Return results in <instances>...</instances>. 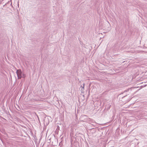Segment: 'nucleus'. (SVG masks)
<instances>
[{"mask_svg":"<svg viewBox=\"0 0 147 147\" xmlns=\"http://www.w3.org/2000/svg\"><path fill=\"white\" fill-rule=\"evenodd\" d=\"M90 94V92H88V95Z\"/></svg>","mask_w":147,"mask_h":147,"instance_id":"obj_5","label":"nucleus"},{"mask_svg":"<svg viewBox=\"0 0 147 147\" xmlns=\"http://www.w3.org/2000/svg\"><path fill=\"white\" fill-rule=\"evenodd\" d=\"M108 106L107 108V109H110V105H108L107 106Z\"/></svg>","mask_w":147,"mask_h":147,"instance_id":"obj_4","label":"nucleus"},{"mask_svg":"<svg viewBox=\"0 0 147 147\" xmlns=\"http://www.w3.org/2000/svg\"><path fill=\"white\" fill-rule=\"evenodd\" d=\"M18 79H20L22 77V73L20 69H18L16 71Z\"/></svg>","mask_w":147,"mask_h":147,"instance_id":"obj_1","label":"nucleus"},{"mask_svg":"<svg viewBox=\"0 0 147 147\" xmlns=\"http://www.w3.org/2000/svg\"><path fill=\"white\" fill-rule=\"evenodd\" d=\"M49 123V121L48 119L45 118L44 120V123L45 125H48Z\"/></svg>","mask_w":147,"mask_h":147,"instance_id":"obj_2","label":"nucleus"},{"mask_svg":"<svg viewBox=\"0 0 147 147\" xmlns=\"http://www.w3.org/2000/svg\"><path fill=\"white\" fill-rule=\"evenodd\" d=\"M101 146L102 147H105L106 144L105 143H104L101 144Z\"/></svg>","mask_w":147,"mask_h":147,"instance_id":"obj_3","label":"nucleus"}]
</instances>
